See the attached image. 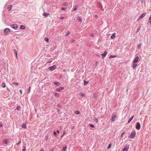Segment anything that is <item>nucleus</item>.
<instances>
[{"label": "nucleus", "mask_w": 151, "mask_h": 151, "mask_svg": "<svg viewBox=\"0 0 151 151\" xmlns=\"http://www.w3.org/2000/svg\"><path fill=\"white\" fill-rule=\"evenodd\" d=\"M136 134V132L134 131H133L132 132L130 135L129 136V137L130 138H133L135 136Z\"/></svg>", "instance_id": "1"}, {"label": "nucleus", "mask_w": 151, "mask_h": 151, "mask_svg": "<svg viewBox=\"0 0 151 151\" xmlns=\"http://www.w3.org/2000/svg\"><path fill=\"white\" fill-rule=\"evenodd\" d=\"M10 30L9 29L6 28L4 30V34L5 35H7L9 32Z\"/></svg>", "instance_id": "2"}, {"label": "nucleus", "mask_w": 151, "mask_h": 151, "mask_svg": "<svg viewBox=\"0 0 151 151\" xmlns=\"http://www.w3.org/2000/svg\"><path fill=\"white\" fill-rule=\"evenodd\" d=\"M136 128L138 130H139L140 129V124L139 122H137V124H136Z\"/></svg>", "instance_id": "3"}, {"label": "nucleus", "mask_w": 151, "mask_h": 151, "mask_svg": "<svg viewBox=\"0 0 151 151\" xmlns=\"http://www.w3.org/2000/svg\"><path fill=\"white\" fill-rule=\"evenodd\" d=\"M11 26L12 28L15 29H17L18 27V26L16 24H12Z\"/></svg>", "instance_id": "4"}, {"label": "nucleus", "mask_w": 151, "mask_h": 151, "mask_svg": "<svg viewBox=\"0 0 151 151\" xmlns=\"http://www.w3.org/2000/svg\"><path fill=\"white\" fill-rule=\"evenodd\" d=\"M56 68V66L55 65H54L50 67L49 68V69L51 70L52 71L54 69H55Z\"/></svg>", "instance_id": "5"}, {"label": "nucleus", "mask_w": 151, "mask_h": 151, "mask_svg": "<svg viewBox=\"0 0 151 151\" xmlns=\"http://www.w3.org/2000/svg\"><path fill=\"white\" fill-rule=\"evenodd\" d=\"M146 14V13H143V14H142L140 15V16L139 17V18L138 19V20L139 19H142V18L144 17L145 16Z\"/></svg>", "instance_id": "6"}, {"label": "nucleus", "mask_w": 151, "mask_h": 151, "mask_svg": "<svg viewBox=\"0 0 151 151\" xmlns=\"http://www.w3.org/2000/svg\"><path fill=\"white\" fill-rule=\"evenodd\" d=\"M63 89H64V87H60L59 88H57L56 89V90L57 91L59 92L61 90H63Z\"/></svg>", "instance_id": "7"}, {"label": "nucleus", "mask_w": 151, "mask_h": 151, "mask_svg": "<svg viewBox=\"0 0 151 151\" xmlns=\"http://www.w3.org/2000/svg\"><path fill=\"white\" fill-rule=\"evenodd\" d=\"M139 59V57H137L135 58V59H134L133 60V63H136L138 61Z\"/></svg>", "instance_id": "8"}, {"label": "nucleus", "mask_w": 151, "mask_h": 151, "mask_svg": "<svg viewBox=\"0 0 151 151\" xmlns=\"http://www.w3.org/2000/svg\"><path fill=\"white\" fill-rule=\"evenodd\" d=\"M107 53V52L105 51L104 53L102 54L101 55H102V58H104V57L106 55Z\"/></svg>", "instance_id": "9"}, {"label": "nucleus", "mask_w": 151, "mask_h": 151, "mask_svg": "<svg viewBox=\"0 0 151 151\" xmlns=\"http://www.w3.org/2000/svg\"><path fill=\"white\" fill-rule=\"evenodd\" d=\"M134 116H133L132 117H130L129 119V120L128 121V123H129L133 119V118H134Z\"/></svg>", "instance_id": "10"}, {"label": "nucleus", "mask_w": 151, "mask_h": 151, "mask_svg": "<svg viewBox=\"0 0 151 151\" xmlns=\"http://www.w3.org/2000/svg\"><path fill=\"white\" fill-rule=\"evenodd\" d=\"M12 5H9L8 6V9L9 11H10L11 10V8L12 7Z\"/></svg>", "instance_id": "11"}, {"label": "nucleus", "mask_w": 151, "mask_h": 151, "mask_svg": "<svg viewBox=\"0 0 151 151\" xmlns=\"http://www.w3.org/2000/svg\"><path fill=\"white\" fill-rule=\"evenodd\" d=\"M78 7V5H76L73 9V11H75L77 10Z\"/></svg>", "instance_id": "12"}, {"label": "nucleus", "mask_w": 151, "mask_h": 151, "mask_svg": "<svg viewBox=\"0 0 151 151\" xmlns=\"http://www.w3.org/2000/svg\"><path fill=\"white\" fill-rule=\"evenodd\" d=\"M22 127L23 128H27L26 124H23L22 125Z\"/></svg>", "instance_id": "13"}, {"label": "nucleus", "mask_w": 151, "mask_h": 151, "mask_svg": "<svg viewBox=\"0 0 151 151\" xmlns=\"http://www.w3.org/2000/svg\"><path fill=\"white\" fill-rule=\"evenodd\" d=\"M13 52L16 54V57L17 58V51L15 49H14L13 50Z\"/></svg>", "instance_id": "14"}, {"label": "nucleus", "mask_w": 151, "mask_h": 151, "mask_svg": "<svg viewBox=\"0 0 151 151\" xmlns=\"http://www.w3.org/2000/svg\"><path fill=\"white\" fill-rule=\"evenodd\" d=\"M50 14H49L47 13L46 12H45L43 14V15L46 16L47 17L48 15H49Z\"/></svg>", "instance_id": "15"}, {"label": "nucleus", "mask_w": 151, "mask_h": 151, "mask_svg": "<svg viewBox=\"0 0 151 151\" xmlns=\"http://www.w3.org/2000/svg\"><path fill=\"white\" fill-rule=\"evenodd\" d=\"M20 28L22 29H24L25 27L23 25H21L20 26Z\"/></svg>", "instance_id": "16"}, {"label": "nucleus", "mask_w": 151, "mask_h": 151, "mask_svg": "<svg viewBox=\"0 0 151 151\" xmlns=\"http://www.w3.org/2000/svg\"><path fill=\"white\" fill-rule=\"evenodd\" d=\"M54 84L57 86H59L60 85V84L58 82H55Z\"/></svg>", "instance_id": "17"}, {"label": "nucleus", "mask_w": 151, "mask_h": 151, "mask_svg": "<svg viewBox=\"0 0 151 151\" xmlns=\"http://www.w3.org/2000/svg\"><path fill=\"white\" fill-rule=\"evenodd\" d=\"M2 86L3 88H5L6 87V84L5 83H3L2 84Z\"/></svg>", "instance_id": "18"}, {"label": "nucleus", "mask_w": 151, "mask_h": 151, "mask_svg": "<svg viewBox=\"0 0 151 151\" xmlns=\"http://www.w3.org/2000/svg\"><path fill=\"white\" fill-rule=\"evenodd\" d=\"M17 109L18 110L20 111V106H18L17 107Z\"/></svg>", "instance_id": "19"}, {"label": "nucleus", "mask_w": 151, "mask_h": 151, "mask_svg": "<svg viewBox=\"0 0 151 151\" xmlns=\"http://www.w3.org/2000/svg\"><path fill=\"white\" fill-rule=\"evenodd\" d=\"M54 95L55 96H57V97H59V94L57 93H54Z\"/></svg>", "instance_id": "20"}, {"label": "nucleus", "mask_w": 151, "mask_h": 151, "mask_svg": "<svg viewBox=\"0 0 151 151\" xmlns=\"http://www.w3.org/2000/svg\"><path fill=\"white\" fill-rule=\"evenodd\" d=\"M141 44H140L138 45L137 47V48L139 49H140L141 48Z\"/></svg>", "instance_id": "21"}, {"label": "nucleus", "mask_w": 151, "mask_h": 151, "mask_svg": "<svg viewBox=\"0 0 151 151\" xmlns=\"http://www.w3.org/2000/svg\"><path fill=\"white\" fill-rule=\"evenodd\" d=\"M80 112L78 111H75V113L76 114H80Z\"/></svg>", "instance_id": "22"}, {"label": "nucleus", "mask_w": 151, "mask_h": 151, "mask_svg": "<svg viewBox=\"0 0 151 151\" xmlns=\"http://www.w3.org/2000/svg\"><path fill=\"white\" fill-rule=\"evenodd\" d=\"M80 95L82 97H84L85 96V94L82 93H80Z\"/></svg>", "instance_id": "23"}, {"label": "nucleus", "mask_w": 151, "mask_h": 151, "mask_svg": "<svg viewBox=\"0 0 151 151\" xmlns=\"http://www.w3.org/2000/svg\"><path fill=\"white\" fill-rule=\"evenodd\" d=\"M93 97L95 99H96L97 97V96L96 93L94 94Z\"/></svg>", "instance_id": "24"}, {"label": "nucleus", "mask_w": 151, "mask_h": 151, "mask_svg": "<svg viewBox=\"0 0 151 151\" xmlns=\"http://www.w3.org/2000/svg\"><path fill=\"white\" fill-rule=\"evenodd\" d=\"M67 148V146H65V147H63V150L64 151H65L66 150V149Z\"/></svg>", "instance_id": "25"}, {"label": "nucleus", "mask_w": 151, "mask_h": 151, "mask_svg": "<svg viewBox=\"0 0 151 151\" xmlns=\"http://www.w3.org/2000/svg\"><path fill=\"white\" fill-rule=\"evenodd\" d=\"M4 143L6 144H7L8 141L7 140H4Z\"/></svg>", "instance_id": "26"}, {"label": "nucleus", "mask_w": 151, "mask_h": 151, "mask_svg": "<svg viewBox=\"0 0 151 151\" xmlns=\"http://www.w3.org/2000/svg\"><path fill=\"white\" fill-rule=\"evenodd\" d=\"M77 19L79 20V21H81V19L79 17H77Z\"/></svg>", "instance_id": "27"}, {"label": "nucleus", "mask_w": 151, "mask_h": 151, "mask_svg": "<svg viewBox=\"0 0 151 151\" xmlns=\"http://www.w3.org/2000/svg\"><path fill=\"white\" fill-rule=\"evenodd\" d=\"M45 40L47 42H49V39L45 37Z\"/></svg>", "instance_id": "28"}, {"label": "nucleus", "mask_w": 151, "mask_h": 151, "mask_svg": "<svg viewBox=\"0 0 151 151\" xmlns=\"http://www.w3.org/2000/svg\"><path fill=\"white\" fill-rule=\"evenodd\" d=\"M31 88V87H30V86L29 87V89H28V93H29L30 92Z\"/></svg>", "instance_id": "29"}, {"label": "nucleus", "mask_w": 151, "mask_h": 151, "mask_svg": "<svg viewBox=\"0 0 151 151\" xmlns=\"http://www.w3.org/2000/svg\"><path fill=\"white\" fill-rule=\"evenodd\" d=\"M66 133V132L65 131H63V134L61 136V137H62L64 135H65Z\"/></svg>", "instance_id": "30"}, {"label": "nucleus", "mask_w": 151, "mask_h": 151, "mask_svg": "<svg viewBox=\"0 0 151 151\" xmlns=\"http://www.w3.org/2000/svg\"><path fill=\"white\" fill-rule=\"evenodd\" d=\"M93 120L94 121H96V122H98V119L96 118H95L94 119H93Z\"/></svg>", "instance_id": "31"}, {"label": "nucleus", "mask_w": 151, "mask_h": 151, "mask_svg": "<svg viewBox=\"0 0 151 151\" xmlns=\"http://www.w3.org/2000/svg\"><path fill=\"white\" fill-rule=\"evenodd\" d=\"M137 66V64L135 63H134L133 65V67L134 68Z\"/></svg>", "instance_id": "32"}, {"label": "nucleus", "mask_w": 151, "mask_h": 151, "mask_svg": "<svg viewBox=\"0 0 151 151\" xmlns=\"http://www.w3.org/2000/svg\"><path fill=\"white\" fill-rule=\"evenodd\" d=\"M84 85H86L88 83V82L86 81H84Z\"/></svg>", "instance_id": "33"}, {"label": "nucleus", "mask_w": 151, "mask_h": 151, "mask_svg": "<svg viewBox=\"0 0 151 151\" xmlns=\"http://www.w3.org/2000/svg\"><path fill=\"white\" fill-rule=\"evenodd\" d=\"M128 150V149L127 148H125L123 150V151H127Z\"/></svg>", "instance_id": "34"}, {"label": "nucleus", "mask_w": 151, "mask_h": 151, "mask_svg": "<svg viewBox=\"0 0 151 151\" xmlns=\"http://www.w3.org/2000/svg\"><path fill=\"white\" fill-rule=\"evenodd\" d=\"M53 134L55 135V136H57V134L55 131H54L53 132Z\"/></svg>", "instance_id": "35"}, {"label": "nucleus", "mask_w": 151, "mask_h": 151, "mask_svg": "<svg viewBox=\"0 0 151 151\" xmlns=\"http://www.w3.org/2000/svg\"><path fill=\"white\" fill-rule=\"evenodd\" d=\"M140 30V28H137L136 30V32H138Z\"/></svg>", "instance_id": "36"}, {"label": "nucleus", "mask_w": 151, "mask_h": 151, "mask_svg": "<svg viewBox=\"0 0 151 151\" xmlns=\"http://www.w3.org/2000/svg\"><path fill=\"white\" fill-rule=\"evenodd\" d=\"M13 83L14 84L16 85H18L19 84L18 83L16 82H14Z\"/></svg>", "instance_id": "37"}, {"label": "nucleus", "mask_w": 151, "mask_h": 151, "mask_svg": "<svg viewBox=\"0 0 151 151\" xmlns=\"http://www.w3.org/2000/svg\"><path fill=\"white\" fill-rule=\"evenodd\" d=\"M89 126L90 127H93V128L94 127L93 125L92 124H89Z\"/></svg>", "instance_id": "38"}, {"label": "nucleus", "mask_w": 151, "mask_h": 151, "mask_svg": "<svg viewBox=\"0 0 151 151\" xmlns=\"http://www.w3.org/2000/svg\"><path fill=\"white\" fill-rule=\"evenodd\" d=\"M66 8H63V7L61 8V9L63 10H66Z\"/></svg>", "instance_id": "39"}, {"label": "nucleus", "mask_w": 151, "mask_h": 151, "mask_svg": "<svg viewBox=\"0 0 151 151\" xmlns=\"http://www.w3.org/2000/svg\"><path fill=\"white\" fill-rule=\"evenodd\" d=\"M70 32H68L66 34V36H67L69 34H70Z\"/></svg>", "instance_id": "40"}, {"label": "nucleus", "mask_w": 151, "mask_h": 151, "mask_svg": "<svg viewBox=\"0 0 151 151\" xmlns=\"http://www.w3.org/2000/svg\"><path fill=\"white\" fill-rule=\"evenodd\" d=\"M111 144H110L109 145V146H108V147L107 148H108V149L109 148L111 147Z\"/></svg>", "instance_id": "41"}, {"label": "nucleus", "mask_w": 151, "mask_h": 151, "mask_svg": "<svg viewBox=\"0 0 151 151\" xmlns=\"http://www.w3.org/2000/svg\"><path fill=\"white\" fill-rule=\"evenodd\" d=\"M113 58V55H110L109 56V58Z\"/></svg>", "instance_id": "42"}, {"label": "nucleus", "mask_w": 151, "mask_h": 151, "mask_svg": "<svg viewBox=\"0 0 151 151\" xmlns=\"http://www.w3.org/2000/svg\"><path fill=\"white\" fill-rule=\"evenodd\" d=\"M21 143V142L20 141L18 143H17V145H19Z\"/></svg>", "instance_id": "43"}, {"label": "nucleus", "mask_w": 151, "mask_h": 151, "mask_svg": "<svg viewBox=\"0 0 151 151\" xmlns=\"http://www.w3.org/2000/svg\"><path fill=\"white\" fill-rule=\"evenodd\" d=\"M20 93L21 94H22V90H20Z\"/></svg>", "instance_id": "44"}, {"label": "nucleus", "mask_w": 151, "mask_h": 151, "mask_svg": "<svg viewBox=\"0 0 151 151\" xmlns=\"http://www.w3.org/2000/svg\"><path fill=\"white\" fill-rule=\"evenodd\" d=\"M90 35L92 36V37H93V34L92 33H91L90 34Z\"/></svg>", "instance_id": "45"}, {"label": "nucleus", "mask_w": 151, "mask_h": 151, "mask_svg": "<svg viewBox=\"0 0 151 151\" xmlns=\"http://www.w3.org/2000/svg\"><path fill=\"white\" fill-rule=\"evenodd\" d=\"M40 151H44V150L43 149H42L40 150Z\"/></svg>", "instance_id": "46"}, {"label": "nucleus", "mask_w": 151, "mask_h": 151, "mask_svg": "<svg viewBox=\"0 0 151 151\" xmlns=\"http://www.w3.org/2000/svg\"><path fill=\"white\" fill-rule=\"evenodd\" d=\"M111 38L112 39H113V34L111 36Z\"/></svg>", "instance_id": "47"}, {"label": "nucleus", "mask_w": 151, "mask_h": 151, "mask_svg": "<svg viewBox=\"0 0 151 151\" xmlns=\"http://www.w3.org/2000/svg\"><path fill=\"white\" fill-rule=\"evenodd\" d=\"M2 126H3V125L1 124L0 123V127H2Z\"/></svg>", "instance_id": "48"}, {"label": "nucleus", "mask_w": 151, "mask_h": 151, "mask_svg": "<svg viewBox=\"0 0 151 151\" xmlns=\"http://www.w3.org/2000/svg\"><path fill=\"white\" fill-rule=\"evenodd\" d=\"M57 132L58 133H59L60 132V131L58 130H57Z\"/></svg>", "instance_id": "49"}, {"label": "nucleus", "mask_w": 151, "mask_h": 151, "mask_svg": "<svg viewBox=\"0 0 151 151\" xmlns=\"http://www.w3.org/2000/svg\"><path fill=\"white\" fill-rule=\"evenodd\" d=\"M26 147H25L22 150V151H25Z\"/></svg>", "instance_id": "50"}, {"label": "nucleus", "mask_w": 151, "mask_h": 151, "mask_svg": "<svg viewBox=\"0 0 151 151\" xmlns=\"http://www.w3.org/2000/svg\"><path fill=\"white\" fill-rule=\"evenodd\" d=\"M149 20H151V15L150 16V17L149 18Z\"/></svg>", "instance_id": "51"}, {"label": "nucleus", "mask_w": 151, "mask_h": 151, "mask_svg": "<svg viewBox=\"0 0 151 151\" xmlns=\"http://www.w3.org/2000/svg\"><path fill=\"white\" fill-rule=\"evenodd\" d=\"M64 18V17H60V19H63Z\"/></svg>", "instance_id": "52"}, {"label": "nucleus", "mask_w": 151, "mask_h": 151, "mask_svg": "<svg viewBox=\"0 0 151 151\" xmlns=\"http://www.w3.org/2000/svg\"><path fill=\"white\" fill-rule=\"evenodd\" d=\"M64 5H65V6H66V5H67V3H65L64 4Z\"/></svg>", "instance_id": "53"}, {"label": "nucleus", "mask_w": 151, "mask_h": 151, "mask_svg": "<svg viewBox=\"0 0 151 151\" xmlns=\"http://www.w3.org/2000/svg\"><path fill=\"white\" fill-rule=\"evenodd\" d=\"M114 119H113V116H112V121H113Z\"/></svg>", "instance_id": "54"}, {"label": "nucleus", "mask_w": 151, "mask_h": 151, "mask_svg": "<svg viewBox=\"0 0 151 151\" xmlns=\"http://www.w3.org/2000/svg\"><path fill=\"white\" fill-rule=\"evenodd\" d=\"M124 132H123V133L122 134H121V136H123V135L124 134Z\"/></svg>", "instance_id": "55"}, {"label": "nucleus", "mask_w": 151, "mask_h": 151, "mask_svg": "<svg viewBox=\"0 0 151 151\" xmlns=\"http://www.w3.org/2000/svg\"><path fill=\"white\" fill-rule=\"evenodd\" d=\"M115 117H116V116H114V118H115Z\"/></svg>", "instance_id": "56"}, {"label": "nucleus", "mask_w": 151, "mask_h": 151, "mask_svg": "<svg viewBox=\"0 0 151 151\" xmlns=\"http://www.w3.org/2000/svg\"><path fill=\"white\" fill-rule=\"evenodd\" d=\"M114 37H115V34H114Z\"/></svg>", "instance_id": "57"}, {"label": "nucleus", "mask_w": 151, "mask_h": 151, "mask_svg": "<svg viewBox=\"0 0 151 151\" xmlns=\"http://www.w3.org/2000/svg\"><path fill=\"white\" fill-rule=\"evenodd\" d=\"M74 126H73V128H74Z\"/></svg>", "instance_id": "58"}, {"label": "nucleus", "mask_w": 151, "mask_h": 151, "mask_svg": "<svg viewBox=\"0 0 151 151\" xmlns=\"http://www.w3.org/2000/svg\"><path fill=\"white\" fill-rule=\"evenodd\" d=\"M115 57V56H114V58Z\"/></svg>", "instance_id": "59"}]
</instances>
